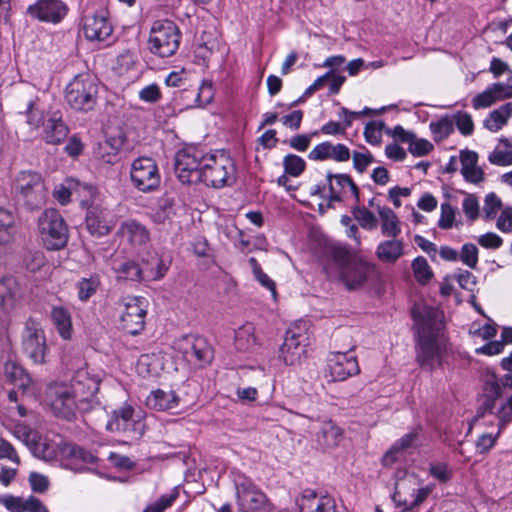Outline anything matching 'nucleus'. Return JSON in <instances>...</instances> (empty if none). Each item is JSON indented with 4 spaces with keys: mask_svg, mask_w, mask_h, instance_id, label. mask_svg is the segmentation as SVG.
<instances>
[{
    "mask_svg": "<svg viewBox=\"0 0 512 512\" xmlns=\"http://www.w3.org/2000/svg\"><path fill=\"white\" fill-rule=\"evenodd\" d=\"M417 326V363L425 370L432 371L440 364L443 343L441 313L430 307L413 311Z\"/></svg>",
    "mask_w": 512,
    "mask_h": 512,
    "instance_id": "obj_1",
    "label": "nucleus"
},
{
    "mask_svg": "<svg viewBox=\"0 0 512 512\" xmlns=\"http://www.w3.org/2000/svg\"><path fill=\"white\" fill-rule=\"evenodd\" d=\"M194 173L206 186L222 188L234 182L236 168L232 158L223 150L204 153L194 148Z\"/></svg>",
    "mask_w": 512,
    "mask_h": 512,
    "instance_id": "obj_2",
    "label": "nucleus"
},
{
    "mask_svg": "<svg viewBox=\"0 0 512 512\" xmlns=\"http://www.w3.org/2000/svg\"><path fill=\"white\" fill-rule=\"evenodd\" d=\"M83 384L81 379L74 387L65 383H54L47 388L46 398L56 415L70 418L78 403L91 401L95 397L100 381L97 378H86L87 391H82Z\"/></svg>",
    "mask_w": 512,
    "mask_h": 512,
    "instance_id": "obj_3",
    "label": "nucleus"
},
{
    "mask_svg": "<svg viewBox=\"0 0 512 512\" xmlns=\"http://www.w3.org/2000/svg\"><path fill=\"white\" fill-rule=\"evenodd\" d=\"M39 237L49 250H60L68 242V228L56 209L44 210L37 221Z\"/></svg>",
    "mask_w": 512,
    "mask_h": 512,
    "instance_id": "obj_4",
    "label": "nucleus"
},
{
    "mask_svg": "<svg viewBox=\"0 0 512 512\" xmlns=\"http://www.w3.org/2000/svg\"><path fill=\"white\" fill-rule=\"evenodd\" d=\"M181 34L177 25L170 20H157L152 24L148 38V49L159 57L175 54Z\"/></svg>",
    "mask_w": 512,
    "mask_h": 512,
    "instance_id": "obj_5",
    "label": "nucleus"
},
{
    "mask_svg": "<svg viewBox=\"0 0 512 512\" xmlns=\"http://www.w3.org/2000/svg\"><path fill=\"white\" fill-rule=\"evenodd\" d=\"M98 93L93 77L87 74L77 75L66 86L65 99L75 110L89 111L96 104Z\"/></svg>",
    "mask_w": 512,
    "mask_h": 512,
    "instance_id": "obj_6",
    "label": "nucleus"
},
{
    "mask_svg": "<svg viewBox=\"0 0 512 512\" xmlns=\"http://www.w3.org/2000/svg\"><path fill=\"white\" fill-rule=\"evenodd\" d=\"M107 430L120 433L131 440L139 439L144 433L143 416L128 404L115 409L106 425Z\"/></svg>",
    "mask_w": 512,
    "mask_h": 512,
    "instance_id": "obj_7",
    "label": "nucleus"
},
{
    "mask_svg": "<svg viewBox=\"0 0 512 512\" xmlns=\"http://www.w3.org/2000/svg\"><path fill=\"white\" fill-rule=\"evenodd\" d=\"M14 190L19 199L31 209L44 204L47 197V187L37 172H20L15 178Z\"/></svg>",
    "mask_w": 512,
    "mask_h": 512,
    "instance_id": "obj_8",
    "label": "nucleus"
},
{
    "mask_svg": "<svg viewBox=\"0 0 512 512\" xmlns=\"http://www.w3.org/2000/svg\"><path fill=\"white\" fill-rule=\"evenodd\" d=\"M236 503L241 512L268 511L270 501L266 494L248 477L239 475L235 479Z\"/></svg>",
    "mask_w": 512,
    "mask_h": 512,
    "instance_id": "obj_9",
    "label": "nucleus"
},
{
    "mask_svg": "<svg viewBox=\"0 0 512 512\" xmlns=\"http://www.w3.org/2000/svg\"><path fill=\"white\" fill-rule=\"evenodd\" d=\"M121 328L131 335L140 333L145 326L148 302L144 297L126 296L120 302Z\"/></svg>",
    "mask_w": 512,
    "mask_h": 512,
    "instance_id": "obj_10",
    "label": "nucleus"
},
{
    "mask_svg": "<svg viewBox=\"0 0 512 512\" xmlns=\"http://www.w3.org/2000/svg\"><path fill=\"white\" fill-rule=\"evenodd\" d=\"M130 179L140 192L156 191L161 183V175L156 162L150 157H139L131 164Z\"/></svg>",
    "mask_w": 512,
    "mask_h": 512,
    "instance_id": "obj_11",
    "label": "nucleus"
},
{
    "mask_svg": "<svg viewBox=\"0 0 512 512\" xmlns=\"http://www.w3.org/2000/svg\"><path fill=\"white\" fill-rule=\"evenodd\" d=\"M25 354L36 364L46 362L48 347L44 330L39 322L29 319L25 324L22 337Z\"/></svg>",
    "mask_w": 512,
    "mask_h": 512,
    "instance_id": "obj_12",
    "label": "nucleus"
},
{
    "mask_svg": "<svg viewBox=\"0 0 512 512\" xmlns=\"http://www.w3.org/2000/svg\"><path fill=\"white\" fill-rule=\"evenodd\" d=\"M307 340L305 325L291 327L286 332L284 342L280 347L279 358L286 365L298 364L306 353Z\"/></svg>",
    "mask_w": 512,
    "mask_h": 512,
    "instance_id": "obj_13",
    "label": "nucleus"
},
{
    "mask_svg": "<svg viewBox=\"0 0 512 512\" xmlns=\"http://www.w3.org/2000/svg\"><path fill=\"white\" fill-rule=\"evenodd\" d=\"M327 374L330 381H344L360 372L356 356L349 352H335L327 359Z\"/></svg>",
    "mask_w": 512,
    "mask_h": 512,
    "instance_id": "obj_14",
    "label": "nucleus"
},
{
    "mask_svg": "<svg viewBox=\"0 0 512 512\" xmlns=\"http://www.w3.org/2000/svg\"><path fill=\"white\" fill-rule=\"evenodd\" d=\"M340 277L349 290L358 289L377 278L376 267L361 259L351 262L340 271Z\"/></svg>",
    "mask_w": 512,
    "mask_h": 512,
    "instance_id": "obj_15",
    "label": "nucleus"
},
{
    "mask_svg": "<svg viewBox=\"0 0 512 512\" xmlns=\"http://www.w3.org/2000/svg\"><path fill=\"white\" fill-rule=\"evenodd\" d=\"M68 7L61 0H37L29 5L27 14L38 21L57 24L67 15Z\"/></svg>",
    "mask_w": 512,
    "mask_h": 512,
    "instance_id": "obj_16",
    "label": "nucleus"
},
{
    "mask_svg": "<svg viewBox=\"0 0 512 512\" xmlns=\"http://www.w3.org/2000/svg\"><path fill=\"white\" fill-rule=\"evenodd\" d=\"M116 215L107 208L91 206L86 215V227L93 236L109 234L116 225Z\"/></svg>",
    "mask_w": 512,
    "mask_h": 512,
    "instance_id": "obj_17",
    "label": "nucleus"
},
{
    "mask_svg": "<svg viewBox=\"0 0 512 512\" xmlns=\"http://www.w3.org/2000/svg\"><path fill=\"white\" fill-rule=\"evenodd\" d=\"M509 72L510 77L506 83H493L472 99L474 109L487 108L498 101L512 98V71Z\"/></svg>",
    "mask_w": 512,
    "mask_h": 512,
    "instance_id": "obj_18",
    "label": "nucleus"
},
{
    "mask_svg": "<svg viewBox=\"0 0 512 512\" xmlns=\"http://www.w3.org/2000/svg\"><path fill=\"white\" fill-rule=\"evenodd\" d=\"M328 200L329 202L341 201L344 198L352 197L359 200V190L351 177L347 174H331L327 176Z\"/></svg>",
    "mask_w": 512,
    "mask_h": 512,
    "instance_id": "obj_19",
    "label": "nucleus"
},
{
    "mask_svg": "<svg viewBox=\"0 0 512 512\" xmlns=\"http://www.w3.org/2000/svg\"><path fill=\"white\" fill-rule=\"evenodd\" d=\"M85 37L90 41H104L112 34V26L105 11L88 15L83 21Z\"/></svg>",
    "mask_w": 512,
    "mask_h": 512,
    "instance_id": "obj_20",
    "label": "nucleus"
},
{
    "mask_svg": "<svg viewBox=\"0 0 512 512\" xmlns=\"http://www.w3.org/2000/svg\"><path fill=\"white\" fill-rule=\"evenodd\" d=\"M117 235L122 241L134 247L143 246L150 240L147 227L134 219L123 221L118 228Z\"/></svg>",
    "mask_w": 512,
    "mask_h": 512,
    "instance_id": "obj_21",
    "label": "nucleus"
},
{
    "mask_svg": "<svg viewBox=\"0 0 512 512\" xmlns=\"http://www.w3.org/2000/svg\"><path fill=\"white\" fill-rule=\"evenodd\" d=\"M19 284L13 277L0 279V321H5L14 310L19 295Z\"/></svg>",
    "mask_w": 512,
    "mask_h": 512,
    "instance_id": "obj_22",
    "label": "nucleus"
},
{
    "mask_svg": "<svg viewBox=\"0 0 512 512\" xmlns=\"http://www.w3.org/2000/svg\"><path fill=\"white\" fill-rule=\"evenodd\" d=\"M308 158L313 161H324L331 159L336 162H345L350 159V150L344 144H333L329 141H325L316 145L309 152Z\"/></svg>",
    "mask_w": 512,
    "mask_h": 512,
    "instance_id": "obj_23",
    "label": "nucleus"
},
{
    "mask_svg": "<svg viewBox=\"0 0 512 512\" xmlns=\"http://www.w3.org/2000/svg\"><path fill=\"white\" fill-rule=\"evenodd\" d=\"M60 454L66 461L65 466L74 471H83L85 464L94 463L96 460L90 452L73 443H63L60 446Z\"/></svg>",
    "mask_w": 512,
    "mask_h": 512,
    "instance_id": "obj_24",
    "label": "nucleus"
},
{
    "mask_svg": "<svg viewBox=\"0 0 512 512\" xmlns=\"http://www.w3.org/2000/svg\"><path fill=\"white\" fill-rule=\"evenodd\" d=\"M301 512H336L334 500L327 495H318L307 490L300 500Z\"/></svg>",
    "mask_w": 512,
    "mask_h": 512,
    "instance_id": "obj_25",
    "label": "nucleus"
},
{
    "mask_svg": "<svg viewBox=\"0 0 512 512\" xmlns=\"http://www.w3.org/2000/svg\"><path fill=\"white\" fill-rule=\"evenodd\" d=\"M69 129L58 113H52L43 126L42 138L47 144L58 145L65 140Z\"/></svg>",
    "mask_w": 512,
    "mask_h": 512,
    "instance_id": "obj_26",
    "label": "nucleus"
},
{
    "mask_svg": "<svg viewBox=\"0 0 512 512\" xmlns=\"http://www.w3.org/2000/svg\"><path fill=\"white\" fill-rule=\"evenodd\" d=\"M461 174L467 182L478 184L484 180V172L477 165L478 154L472 150L460 152Z\"/></svg>",
    "mask_w": 512,
    "mask_h": 512,
    "instance_id": "obj_27",
    "label": "nucleus"
},
{
    "mask_svg": "<svg viewBox=\"0 0 512 512\" xmlns=\"http://www.w3.org/2000/svg\"><path fill=\"white\" fill-rule=\"evenodd\" d=\"M139 263L143 281H157L167 271V266L157 253H149Z\"/></svg>",
    "mask_w": 512,
    "mask_h": 512,
    "instance_id": "obj_28",
    "label": "nucleus"
},
{
    "mask_svg": "<svg viewBox=\"0 0 512 512\" xmlns=\"http://www.w3.org/2000/svg\"><path fill=\"white\" fill-rule=\"evenodd\" d=\"M74 192H88L90 195H93L95 187L69 178L55 188L53 196L61 205H65L70 202Z\"/></svg>",
    "mask_w": 512,
    "mask_h": 512,
    "instance_id": "obj_29",
    "label": "nucleus"
},
{
    "mask_svg": "<svg viewBox=\"0 0 512 512\" xmlns=\"http://www.w3.org/2000/svg\"><path fill=\"white\" fill-rule=\"evenodd\" d=\"M192 148L185 146L175 154L174 171L178 180L184 185L191 184Z\"/></svg>",
    "mask_w": 512,
    "mask_h": 512,
    "instance_id": "obj_30",
    "label": "nucleus"
},
{
    "mask_svg": "<svg viewBox=\"0 0 512 512\" xmlns=\"http://www.w3.org/2000/svg\"><path fill=\"white\" fill-rule=\"evenodd\" d=\"M375 253L381 262L395 263L404 255V243L396 238L382 241L378 244Z\"/></svg>",
    "mask_w": 512,
    "mask_h": 512,
    "instance_id": "obj_31",
    "label": "nucleus"
},
{
    "mask_svg": "<svg viewBox=\"0 0 512 512\" xmlns=\"http://www.w3.org/2000/svg\"><path fill=\"white\" fill-rule=\"evenodd\" d=\"M342 438V429L330 420L322 422L320 431L316 436L318 444L326 449L337 447Z\"/></svg>",
    "mask_w": 512,
    "mask_h": 512,
    "instance_id": "obj_32",
    "label": "nucleus"
},
{
    "mask_svg": "<svg viewBox=\"0 0 512 512\" xmlns=\"http://www.w3.org/2000/svg\"><path fill=\"white\" fill-rule=\"evenodd\" d=\"M51 320L58 334L64 340L72 337L73 326L70 312L61 306H55L51 310Z\"/></svg>",
    "mask_w": 512,
    "mask_h": 512,
    "instance_id": "obj_33",
    "label": "nucleus"
},
{
    "mask_svg": "<svg viewBox=\"0 0 512 512\" xmlns=\"http://www.w3.org/2000/svg\"><path fill=\"white\" fill-rule=\"evenodd\" d=\"M146 405L154 410L167 411L177 407L178 397L172 391L158 389L150 393L146 399Z\"/></svg>",
    "mask_w": 512,
    "mask_h": 512,
    "instance_id": "obj_34",
    "label": "nucleus"
},
{
    "mask_svg": "<svg viewBox=\"0 0 512 512\" xmlns=\"http://www.w3.org/2000/svg\"><path fill=\"white\" fill-rule=\"evenodd\" d=\"M136 369L143 378L157 377L163 369L162 359L158 354H143L139 357Z\"/></svg>",
    "mask_w": 512,
    "mask_h": 512,
    "instance_id": "obj_35",
    "label": "nucleus"
},
{
    "mask_svg": "<svg viewBox=\"0 0 512 512\" xmlns=\"http://www.w3.org/2000/svg\"><path fill=\"white\" fill-rule=\"evenodd\" d=\"M512 116V102H508L491 111L484 119L483 125L491 132H498L504 127Z\"/></svg>",
    "mask_w": 512,
    "mask_h": 512,
    "instance_id": "obj_36",
    "label": "nucleus"
},
{
    "mask_svg": "<svg viewBox=\"0 0 512 512\" xmlns=\"http://www.w3.org/2000/svg\"><path fill=\"white\" fill-rule=\"evenodd\" d=\"M377 212L381 219V232L384 236L397 238L401 233V227L399 225V220L395 212L386 206H378Z\"/></svg>",
    "mask_w": 512,
    "mask_h": 512,
    "instance_id": "obj_37",
    "label": "nucleus"
},
{
    "mask_svg": "<svg viewBox=\"0 0 512 512\" xmlns=\"http://www.w3.org/2000/svg\"><path fill=\"white\" fill-rule=\"evenodd\" d=\"M417 485L418 478L414 474H406L396 482L393 500L404 507V500L408 501L411 498L412 489Z\"/></svg>",
    "mask_w": 512,
    "mask_h": 512,
    "instance_id": "obj_38",
    "label": "nucleus"
},
{
    "mask_svg": "<svg viewBox=\"0 0 512 512\" xmlns=\"http://www.w3.org/2000/svg\"><path fill=\"white\" fill-rule=\"evenodd\" d=\"M214 351L203 337H194V367L203 368L211 363Z\"/></svg>",
    "mask_w": 512,
    "mask_h": 512,
    "instance_id": "obj_39",
    "label": "nucleus"
},
{
    "mask_svg": "<svg viewBox=\"0 0 512 512\" xmlns=\"http://www.w3.org/2000/svg\"><path fill=\"white\" fill-rule=\"evenodd\" d=\"M488 161L496 166L512 165V145L508 139H500L499 145L489 154Z\"/></svg>",
    "mask_w": 512,
    "mask_h": 512,
    "instance_id": "obj_40",
    "label": "nucleus"
},
{
    "mask_svg": "<svg viewBox=\"0 0 512 512\" xmlns=\"http://www.w3.org/2000/svg\"><path fill=\"white\" fill-rule=\"evenodd\" d=\"M14 225V214L10 210L0 207V246L7 245L13 240Z\"/></svg>",
    "mask_w": 512,
    "mask_h": 512,
    "instance_id": "obj_41",
    "label": "nucleus"
},
{
    "mask_svg": "<svg viewBox=\"0 0 512 512\" xmlns=\"http://www.w3.org/2000/svg\"><path fill=\"white\" fill-rule=\"evenodd\" d=\"M235 344L238 350L247 351L257 345L255 328L251 323L241 326L235 334Z\"/></svg>",
    "mask_w": 512,
    "mask_h": 512,
    "instance_id": "obj_42",
    "label": "nucleus"
},
{
    "mask_svg": "<svg viewBox=\"0 0 512 512\" xmlns=\"http://www.w3.org/2000/svg\"><path fill=\"white\" fill-rule=\"evenodd\" d=\"M118 279L129 281H143L140 263L135 260L124 261L114 267Z\"/></svg>",
    "mask_w": 512,
    "mask_h": 512,
    "instance_id": "obj_43",
    "label": "nucleus"
},
{
    "mask_svg": "<svg viewBox=\"0 0 512 512\" xmlns=\"http://www.w3.org/2000/svg\"><path fill=\"white\" fill-rule=\"evenodd\" d=\"M328 255L339 267L340 271L343 267L350 264L351 262L357 261L354 259L353 252L346 245L333 244L328 247Z\"/></svg>",
    "mask_w": 512,
    "mask_h": 512,
    "instance_id": "obj_44",
    "label": "nucleus"
},
{
    "mask_svg": "<svg viewBox=\"0 0 512 512\" xmlns=\"http://www.w3.org/2000/svg\"><path fill=\"white\" fill-rule=\"evenodd\" d=\"M249 265L252 269L255 280L268 291H270L272 298L277 299L276 283L262 270L260 264L256 258L251 257L248 260Z\"/></svg>",
    "mask_w": 512,
    "mask_h": 512,
    "instance_id": "obj_45",
    "label": "nucleus"
},
{
    "mask_svg": "<svg viewBox=\"0 0 512 512\" xmlns=\"http://www.w3.org/2000/svg\"><path fill=\"white\" fill-rule=\"evenodd\" d=\"M4 373L6 378L13 384L20 387H25L29 384L30 378L24 369L15 362L8 361L4 366Z\"/></svg>",
    "mask_w": 512,
    "mask_h": 512,
    "instance_id": "obj_46",
    "label": "nucleus"
},
{
    "mask_svg": "<svg viewBox=\"0 0 512 512\" xmlns=\"http://www.w3.org/2000/svg\"><path fill=\"white\" fill-rule=\"evenodd\" d=\"M24 114L26 116V123L33 130H38L46 123V116L43 111L36 107L34 98L28 99Z\"/></svg>",
    "mask_w": 512,
    "mask_h": 512,
    "instance_id": "obj_47",
    "label": "nucleus"
},
{
    "mask_svg": "<svg viewBox=\"0 0 512 512\" xmlns=\"http://www.w3.org/2000/svg\"><path fill=\"white\" fill-rule=\"evenodd\" d=\"M412 270L415 279L419 284H427L433 277V271L429 266L426 258L419 256L412 262Z\"/></svg>",
    "mask_w": 512,
    "mask_h": 512,
    "instance_id": "obj_48",
    "label": "nucleus"
},
{
    "mask_svg": "<svg viewBox=\"0 0 512 512\" xmlns=\"http://www.w3.org/2000/svg\"><path fill=\"white\" fill-rule=\"evenodd\" d=\"M29 448L39 459L49 461L55 457L54 447L38 434L36 435L35 440L30 444Z\"/></svg>",
    "mask_w": 512,
    "mask_h": 512,
    "instance_id": "obj_49",
    "label": "nucleus"
},
{
    "mask_svg": "<svg viewBox=\"0 0 512 512\" xmlns=\"http://www.w3.org/2000/svg\"><path fill=\"white\" fill-rule=\"evenodd\" d=\"M429 127L436 142L446 139L454 131L453 121L448 117L441 118L436 122H431Z\"/></svg>",
    "mask_w": 512,
    "mask_h": 512,
    "instance_id": "obj_50",
    "label": "nucleus"
},
{
    "mask_svg": "<svg viewBox=\"0 0 512 512\" xmlns=\"http://www.w3.org/2000/svg\"><path fill=\"white\" fill-rule=\"evenodd\" d=\"M179 496V488L175 487L168 494L162 495L157 501L145 507L142 512H164Z\"/></svg>",
    "mask_w": 512,
    "mask_h": 512,
    "instance_id": "obj_51",
    "label": "nucleus"
},
{
    "mask_svg": "<svg viewBox=\"0 0 512 512\" xmlns=\"http://www.w3.org/2000/svg\"><path fill=\"white\" fill-rule=\"evenodd\" d=\"M478 253L479 250L475 244L465 243L459 251L458 260L470 269H475L479 261Z\"/></svg>",
    "mask_w": 512,
    "mask_h": 512,
    "instance_id": "obj_52",
    "label": "nucleus"
},
{
    "mask_svg": "<svg viewBox=\"0 0 512 512\" xmlns=\"http://www.w3.org/2000/svg\"><path fill=\"white\" fill-rule=\"evenodd\" d=\"M284 171L292 177H298L306 167L303 158L294 154H288L283 159Z\"/></svg>",
    "mask_w": 512,
    "mask_h": 512,
    "instance_id": "obj_53",
    "label": "nucleus"
},
{
    "mask_svg": "<svg viewBox=\"0 0 512 512\" xmlns=\"http://www.w3.org/2000/svg\"><path fill=\"white\" fill-rule=\"evenodd\" d=\"M99 284L100 281L97 276H92L90 278H82L77 284L78 298L81 301L88 300L93 294H95Z\"/></svg>",
    "mask_w": 512,
    "mask_h": 512,
    "instance_id": "obj_54",
    "label": "nucleus"
},
{
    "mask_svg": "<svg viewBox=\"0 0 512 512\" xmlns=\"http://www.w3.org/2000/svg\"><path fill=\"white\" fill-rule=\"evenodd\" d=\"M440 218L438 220V226L441 229H451L455 224L457 210L450 203L444 202L440 207Z\"/></svg>",
    "mask_w": 512,
    "mask_h": 512,
    "instance_id": "obj_55",
    "label": "nucleus"
},
{
    "mask_svg": "<svg viewBox=\"0 0 512 512\" xmlns=\"http://www.w3.org/2000/svg\"><path fill=\"white\" fill-rule=\"evenodd\" d=\"M409 145V152L416 156H425L433 150V144L424 138H417L414 134L407 143Z\"/></svg>",
    "mask_w": 512,
    "mask_h": 512,
    "instance_id": "obj_56",
    "label": "nucleus"
},
{
    "mask_svg": "<svg viewBox=\"0 0 512 512\" xmlns=\"http://www.w3.org/2000/svg\"><path fill=\"white\" fill-rule=\"evenodd\" d=\"M453 125L455 124L459 132L464 136H469L474 131L472 117L467 112L458 111L453 115Z\"/></svg>",
    "mask_w": 512,
    "mask_h": 512,
    "instance_id": "obj_57",
    "label": "nucleus"
},
{
    "mask_svg": "<svg viewBox=\"0 0 512 512\" xmlns=\"http://www.w3.org/2000/svg\"><path fill=\"white\" fill-rule=\"evenodd\" d=\"M420 430L417 427L403 435L394 443V449H398L401 452L408 448L418 447L420 445Z\"/></svg>",
    "mask_w": 512,
    "mask_h": 512,
    "instance_id": "obj_58",
    "label": "nucleus"
},
{
    "mask_svg": "<svg viewBox=\"0 0 512 512\" xmlns=\"http://www.w3.org/2000/svg\"><path fill=\"white\" fill-rule=\"evenodd\" d=\"M462 210L467 219L471 222L479 217L480 205L477 197L473 194H465L462 202Z\"/></svg>",
    "mask_w": 512,
    "mask_h": 512,
    "instance_id": "obj_59",
    "label": "nucleus"
},
{
    "mask_svg": "<svg viewBox=\"0 0 512 512\" xmlns=\"http://www.w3.org/2000/svg\"><path fill=\"white\" fill-rule=\"evenodd\" d=\"M429 475L441 483L449 481L452 477V469L445 462H433L429 465Z\"/></svg>",
    "mask_w": 512,
    "mask_h": 512,
    "instance_id": "obj_60",
    "label": "nucleus"
},
{
    "mask_svg": "<svg viewBox=\"0 0 512 512\" xmlns=\"http://www.w3.org/2000/svg\"><path fill=\"white\" fill-rule=\"evenodd\" d=\"M502 206L501 199L495 193H489L484 200V218L485 220H492L496 217L498 211Z\"/></svg>",
    "mask_w": 512,
    "mask_h": 512,
    "instance_id": "obj_61",
    "label": "nucleus"
},
{
    "mask_svg": "<svg viewBox=\"0 0 512 512\" xmlns=\"http://www.w3.org/2000/svg\"><path fill=\"white\" fill-rule=\"evenodd\" d=\"M26 498L4 494L0 496V504L9 512H25Z\"/></svg>",
    "mask_w": 512,
    "mask_h": 512,
    "instance_id": "obj_62",
    "label": "nucleus"
},
{
    "mask_svg": "<svg viewBox=\"0 0 512 512\" xmlns=\"http://www.w3.org/2000/svg\"><path fill=\"white\" fill-rule=\"evenodd\" d=\"M353 215L359 225L366 230H372L377 226L375 215L364 207L355 209Z\"/></svg>",
    "mask_w": 512,
    "mask_h": 512,
    "instance_id": "obj_63",
    "label": "nucleus"
},
{
    "mask_svg": "<svg viewBox=\"0 0 512 512\" xmlns=\"http://www.w3.org/2000/svg\"><path fill=\"white\" fill-rule=\"evenodd\" d=\"M28 482L32 491L39 494L45 493L50 487L49 478L38 472H31L28 477Z\"/></svg>",
    "mask_w": 512,
    "mask_h": 512,
    "instance_id": "obj_64",
    "label": "nucleus"
}]
</instances>
